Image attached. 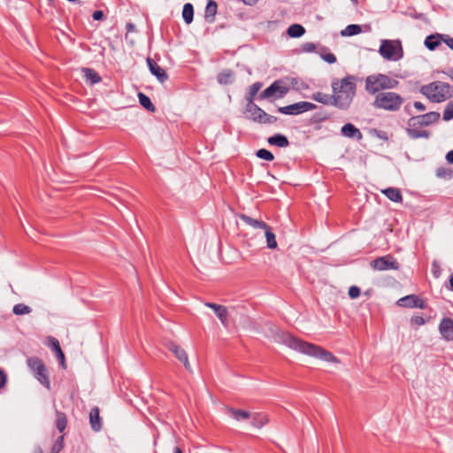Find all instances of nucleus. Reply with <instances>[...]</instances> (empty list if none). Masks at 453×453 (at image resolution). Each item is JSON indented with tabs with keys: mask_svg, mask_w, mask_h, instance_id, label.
Masks as SVG:
<instances>
[{
	"mask_svg": "<svg viewBox=\"0 0 453 453\" xmlns=\"http://www.w3.org/2000/svg\"><path fill=\"white\" fill-rule=\"evenodd\" d=\"M281 342L288 348L302 354L316 357L326 362L338 363L336 357L333 353L313 343L303 341L288 333H282Z\"/></svg>",
	"mask_w": 453,
	"mask_h": 453,
	"instance_id": "nucleus-1",
	"label": "nucleus"
},
{
	"mask_svg": "<svg viewBox=\"0 0 453 453\" xmlns=\"http://www.w3.org/2000/svg\"><path fill=\"white\" fill-rule=\"evenodd\" d=\"M333 105L340 110H348L356 95V77L347 75L332 82Z\"/></svg>",
	"mask_w": 453,
	"mask_h": 453,
	"instance_id": "nucleus-2",
	"label": "nucleus"
},
{
	"mask_svg": "<svg viewBox=\"0 0 453 453\" xmlns=\"http://www.w3.org/2000/svg\"><path fill=\"white\" fill-rule=\"evenodd\" d=\"M420 91L434 103L444 102L451 96L450 85L439 81L423 86Z\"/></svg>",
	"mask_w": 453,
	"mask_h": 453,
	"instance_id": "nucleus-3",
	"label": "nucleus"
},
{
	"mask_svg": "<svg viewBox=\"0 0 453 453\" xmlns=\"http://www.w3.org/2000/svg\"><path fill=\"white\" fill-rule=\"evenodd\" d=\"M398 81L382 73L369 75L365 79V90L371 94L380 93L381 90L395 88Z\"/></svg>",
	"mask_w": 453,
	"mask_h": 453,
	"instance_id": "nucleus-4",
	"label": "nucleus"
},
{
	"mask_svg": "<svg viewBox=\"0 0 453 453\" xmlns=\"http://www.w3.org/2000/svg\"><path fill=\"white\" fill-rule=\"evenodd\" d=\"M404 99L402 96L395 92H380L374 98L372 105L376 109H382L388 111H397Z\"/></svg>",
	"mask_w": 453,
	"mask_h": 453,
	"instance_id": "nucleus-5",
	"label": "nucleus"
},
{
	"mask_svg": "<svg viewBox=\"0 0 453 453\" xmlns=\"http://www.w3.org/2000/svg\"><path fill=\"white\" fill-rule=\"evenodd\" d=\"M379 53L388 61H398L403 57V50L399 40H381Z\"/></svg>",
	"mask_w": 453,
	"mask_h": 453,
	"instance_id": "nucleus-6",
	"label": "nucleus"
},
{
	"mask_svg": "<svg viewBox=\"0 0 453 453\" xmlns=\"http://www.w3.org/2000/svg\"><path fill=\"white\" fill-rule=\"evenodd\" d=\"M27 364L36 380H38L42 385L50 388V381L47 368L42 360L37 357H31L27 358Z\"/></svg>",
	"mask_w": 453,
	"mask_h": 453,
	"instance_id": "nucleus-7",
	"label": "nucleus"
},
{
	"mask_svg": "<svg viewBox=\"0 0 453 453\" xmlns=\"http://www.w3.org/2000/svg\"><path fill=\"white\" fill-rule=\"evenodd\" d=\"M246 112L249 114V119L259 124H273L277 121L276 117L269 115L253 102L247 104Z\"/></svg>",
	"mask_w": 453,
	"mask_h": 453,
	"instance_id": "nucleus-8",
	"label": "nucleus"
},
{
	"mask_svg": "<svg viewBox=\"0 0 453 453\" xmlns=\"http://www.w3.org/2000/svg\"><path fill=\"white\" fill-rule=\"evenodd\" d=\"M423 124L418 119L417 116L411 117L407 122L406 133L411 139H428L431 133L428 130L423 129Z\"/></svg>",
	"mask_w": 453,
	"mask_h": 453,
	"instance_id": "nucleus-9",
	"label": "nucleus"
},
{
	"mask_svg": "<svg viewBox=\"0 0 453 453\" xmlns=\"http://www.w3.org/2000/svg\"><path fill=\"white\" fill-rule=\"evenodd\" d=\"M288 92V88L284 84V81L277 80L273 81L268 88H266L260 95V99H279L282 98Z\"/></svg>",
	"mask_w": 453,
	"mask_h": 453,
	"instance_id": "nucleus-10",
	"label": "nucleus"
},
{
	"mask_svg": "<svg viewBox=\"0 0 453 453\" xmlns=\"http://www.w3.org/2000/svg\"><path fill=\"white\" fill-rule=\"evenodd\" d=\"M371 266L378 271L398 270L400 268L399 263L390 255L375 258L371 262Z\"/></svg>",
	"mask_w": 453,
	"mask_h": 453,
	"instance_id": "nucleus-11",
	"label": "nucleus"
},
{
	"mask_svg": "<svg viewBox=\"0 0 453 453\" xmlns=\"http://www.w3.org/2000/svg\"><path fill=\"white\" fill-rule=\"evenodd\" d=\"M167 349L176 357V358H178L183 364L184 367L188 371H189V372L192 371L191 365L189 364L188 357V355H187V352L185 351V349H183L181 347H180L179 345H177L174 342H169L167 344Z\"/></svg>",
	"mask_w": 453,
	"mask_h": 453,
	"instance_id": "nucleus-12",
	"label": "nucleus"
},
{
	"mask_svg": "<svg viewBox=\"0 0 453 453\" xmlns=\"http://www.w3.org/2000/svg\"><path fill=\"white\" fill-rule=\"evenodd\" d=\"M204 305L213 310L215 315L225 327L228 326V312L225 306L214 303H205Z\"/></svg>",
	"mask_w": 453,
	"mask_h": 453,
	"instance_id": "nucleus-13",
	"label": "nucleus"
},
{
	"mask_svg": "<svg viewBox=\"0 0 453 453\" xmlns=\"http://www.w3.org/2000/svg\"><path fill=\"white\" fill-rule=\"evenodd\" d=\"M398 305L407 308H420L423 309L425 307L424 301L418 298L415 295L406 296L404 297L400 298L397 301Z\"/></svg>",
	"mask_w": 453,
	"mask_h": 453,
	"instance_id": "nucleus-14",
	"label": "nucleus"
},
{
	"mask_svg": "<svg viewBox=\"0 0 453 453\" xmlns=\"http://www.w3.org/2000/svg\"><path fill=\"white\" fill-rule=\"evenodd\" d=\"M439 330L441 336L448 342L453 340V319L444 318L439 325Z\"/></svg>",
	"mask_w": 453,
	"mask_h": 453,
	"instance_id": "nucleus-15",
	"label": "nucleus"
},
{
	"mask_svg": "<svg viewBox=\"0 0 453 453\" xmlns=\"http://www.w3.org/2000/svg\"><path fill=\"white\" fill-rule=\"evenodd\" d=\"M147 64L150 73L153 75H155L160 82L163 83L168 80V75L166 72L161 66H159L153 59L148 58Z\"/></svg>",
	"mask_w": 453,
	"mask_h": 453,
	"instance_id": "nucleus-16",
	"label": "nucleus"
},
{
	"mask_svg": "<svg viewBox=\"0 0 453 453\" xmlns=\"http://www.w3.org/2000/svg\"><path fill=\"white\" fill-rule=\"evenodd\" d=\"M341 134L345 137L357 140H361L363 137L361 131L351 123H347L342 126L341 128Z\"/></svg>",
	"mask_w": 453,
	"mask_h": 453,
	"instance_id": "nucleus-17",
	"label": "nucleus"
},
{
	"mask_svg": "<svg viewBox=\"0 0 453 453\" xmlns=\"http://www.w3.org/2000/svg\"><path fill=\"white\" fill-rule=\"evenodd\" d=\"M446 38V35H430L425 39V45L429 50H434Z\"/></svg>",
	"mask_w": 453,
	"mask_h": 453,
	"instance_id": "nucleus-18",
	"label": "nucleus"
},
{
	"mask_svg": "<svg viewBox=\"0 0 453 453\" xmlns=\"http://www.w3.org/2000/svg\"><path fill=\"white\" fill-rule=\"evenodd\" d=\"M89 423L93 431L99 432L102 429V421L98 407H93L91 409L89 412Z\"/></svg>",
	"mask_w": 453,
	"mask_h": 453,
	"instance_id": "nucleus-19",
	"label": "nucleus"
},
{
	"mask_svg": "<svg viewBox=\"0 0 453 453\" xmlns=\"http://www.w3.org/2000/svg\"><path fill=\"white\" fill-rule=\"evenodd\" d=\"M278 111L286 115H297L303 112V101L289 104L287 106L280 107Z\"/></svg>",
	"mask_w": 453,
	"mask_h": 453,
	"instance_id": "nucleus-20",
	"label": "nucleus"
},
{
	"mask_svg": "<svg viewBox=\"0 0 453 453\" xmlns=\"http://www.w3.org/2000/svg\"><path fill=\"white\" fill-rule=\"evenodd\" d=\"M381 193L384 194L386 197L392 202L401 203L403 201V196L399 188H387L382 189Z\"/></svg>",
	"mask_w": 453,
	"mask_h": 453,
	"instance_id": "nucleus-21",
	"label": "nucleus"
},
{
	"mask_svg": "<svg viewBox=\"0 0 453 453\" xmlns=\"http://www.w3.org/2000/svg\"><path fill=\"white\" fill-rule=\"evenodd\" d=\"M424 127H427L436 123L440 119V113L437 111H430L426 114L417 116Z\"/></svg>",
	"mask_w": 453,
	"mask_h": 453,
	"instance_id": "nucleus-22",
	"label": "nucleus"
},
{
	"mask_svg": "<svg viewBox=\"0 0 453 453\" xmlns=\"http://www.w3.org/2000/svg\"><path fill=\"white\" fill-rule=\"evenodd\" d=\"M267 142L270 145L277 146L279 148H286L289 145L288 138L281 134H276L269 137Z\"/></svg>",
	"mask_w": 453,
	"mask_h": 453,
	"instance_id": "nucleus-23",
	"label": "nucleus"
},
{
	"mask_svg": "<svg viewBox=\"0 0 453 453\" xmlns=\"http://www.w3.org/2000/svg\"><path fill=\"white\" fill-rule=\"evenodd\" d=\"M239 218L245 224L250 226L253 228H259L264 230L268 226L265 222L259 219H255L246 214H240Z\"/></svg>",
	"mask_w": 453,
	"mask_h": 453,
	"instance_id": "nucleus-24",
	"label": "nucleus"
},
{
	"mask_svg": "<svg viewBox=\"0 0 453 453\" xmlns=\"http://www.w3.org/2000/svg\"><path fill=\"white\" fill-rule=\"evenodd\" d=\"M227 412L236 421L247 420L251 417L250 412L240 409L228 408Z\"/></svg>",
	"mask_w": 453,
	"mask_h": 453,
	"instance_id": "nucleus-25",
	"label": "nucleus"
},
{
	"mask_svg": "<svg viewBox=\"0 0 453 453\" xmlns=\"http://www.w3.org/2000/svg\"><path fill=\"white\" fill-rule=\"evenodd\" d=\"M252 418L251 425L256 428H262L265 425H266L269 422V418L266 414L256 412L254 414H251Z\"/></svg>",
	"mask_w": 453,
	"mask_h": 453,
	"instance_id": "nucleus-26",
	"label": "nucleus"
},
{
	"mask_svg": "<svg viewBox=\"0 0 453 453\" xmlns=\"http://www.w3.org/2000/svg\"><path fill=\"white\" fill-rule=\"evenodd\" d=\"M218 4L214 0H208L207 5L204 11L205 19L211 22L214 20V17L217 13Z\"/></svg>",
	"mask_w": 453,
	"mask_h": 453,
	"instance_id": "nucleus-27",
	"label": "nucleus"
},
{
	"mask_svg": "<svg viewBox=\"0 0 453 453\" xmlns=\"http://www.w3.org/2000/svg\"><path fill=\"white\" fill-rule=\"evenodd\" d=\"M311 99L316 101V102H318V103L326 104V105H328V104L333 105V96L332 95H328V94H325L323 92H315V93H313L311 95Z\"/></svg>",
	"mask_w": 453,
	"mask_h": 453,
	"instance_id": "nucleus-28",
	"label": "nucleus"
},
{
	"mask_svg": "<svg viewBox=\"0 0 453 453\" xmlns=\"http://www.w3.org/2000/svg\"><path fill=\"white\" fill-rule=\"evenodd\" d=\"M138 98H139L140 104L144 109H146L147 111H149L150 112H155L156 108H155L154 104H152L150 98L148 96H146L145 94L140 92L138 94Z\"/></svg>",
	"mask_w": 453,
	"mask_h": 453,
	"instance_id": "nucleus-29",
	"label": "nucleus"
},
{
	"mask_svg": "<svg viewBox=\"0 0 453 453\" xmlns=\"http://www.w3.org/2000/svg\"><path fill=\"white\" fill-rule=\"evenodd\" d=\"M287 33L290 37L297 38L304 35L305 29L302 25L293 24L288 27Z\"/></svg>",
	"mask_w": 453,
	"mask_h": 453,
	"instance_id": "nucleus-30",
	"label": "nucleus"
},
{
	"mask_svg": "<svg viewBox=\"0 0 453 453\" xmlns=\"http://www.w3.org/2000/svg\"><path fill=\"white\" fill-rule=\"evenodd\" d=\"M265 235L266 238L267 247L271 250L277 248V242L274 233H273L272 228L267 226L265 229Z\"/></svg>",
	"mask_w": 453,
	"mask_h": 453,
	"instance_id": "nucleus-31",
	"label": "nucleus"
},
{
	"mask_svg": "<svg viewBox=\"0 0 453 453\" xmlns=\"http://www.w3.org/2000/svg\"><path fill=\"white\" fill-rule=\"evenodd\" d=\"M182 17L187 24H190L193 21L194 7L191 4L187 3L184 4L182 9Z\"/></svg>",
	"mask_w": 453,
	"mask_h": 453,
	"instance_id": "nucleus-32",
	"label": "nucleus"
},
{
	"mask_svg": "<svg viewBox=\"0 0 453 453\" xmlns=\"http://www.w3.org/2000/svg\"><path fill=\"white\" fill-rule=\"evenodd\" d=\"M67 426V418L65 413L61 411H57L56 413V427L60 432L63 433Z\"/></svg>",
	"mask_w": 453,
	"mask_h": 453,
	"instance_id": "nucleus-33",
	"label": "nucleus"
},
{
	"mask_svg": "<svg viewBox=\"0 0 453 453\" xmlns=\"http://www.w3.org/2000/svg\"><path fill=\"white\" fill-rule=\"evenodd\" d=\"M362 32V28H361V26L359 25H357V24H350V25H348L342 32H341V35L342 36H352V35H358L359 33Z\"/></svg>",
	"mask_w": 453,
	"mask_h": 453,
	"instance_id": "nucleus-34",
	"label": "nucleus"
},
{
	"mask_svg": "<svg viewBox=\"0 0 453 453\" xmlns=\"http://www.w3.org/2000/svg\"><path fill=\"white\" fill-rule=\"evenodd\" d=\"M217 79H218L219 83H220V84L231 83L232 80H233V72L230 70L224 71V72L219 73Z\"/></svg>",
	"mask_w": 453,
	"mask_h": 453,
	"instance_id": "nucleus-35",
	"label": "nucleus"
},
{
	"mask_svg": "<svg viewBox=\"0 0 453 453\" xmlns=\"http://www.w3.org/2000/svg\"><path fill=\"white\" fill-rule=\"evenodd\" d=\"M87 80L90 81L92 84L98 83L101 81V77L92 69L85 68L83 70Z\"/></svg>",
	"mask_w": 453,
	"mask_h": 453,
	"instance_id": "nucleus-36",
	"label": "nucleus"
},
{
	"mask_svg": "<svg viewBox=\"0 0 453 453\" xmlns=\"http://www.w3.org/2000/svg\"><path fill=\"white\" fill-rule=\"evenodd\" d=\"M12 311L15 315H25L29 314L32 309L24 303H17L14 305Z\"/></svg>",
	"mask_w": 453,
	"mask_h": 453,
	"instance_id": "nucleus-37",
	"label": "nucleus"
},
{
	"mask_svg": "<svg viewBox=\"0 0 453 453\" xmlns=\"http://www.w3.org/2000/svg\"><path fill=\"white\" fill-rule=\"evenodd\" d=\"M262 88L261 82L253 83L249 88V96H247L248 103L253 102L254 96L257 94V92Z\"/></svg>",
	"mask_w": 453,
	"mask_h": 453,
	"instance_id": "nucleus-38",
	"label": "nucleus"
},
{
	"mask_svg": "<svg viewBox=\"0 0 453 453\" xmlns=\"http://www.w3.org/2000/svg\"><path fill=\"white\" fill-rule=\"evenodd\" d=\"M256 156L266 161H273L274 159L273 154L266 149H260L256 152Z\"/></svg>",
	"mask_w": 453,
	"mask_h": 453,
	"instance_id": "nucleus-39",
	"label": "nucleus"
},
{
	"mask_svg": "<svg viewBox=\"0 0 453 453\" xmlns=\"http://www.w3.org/2000/svg\"><path fill=\"white\" fill-rule=\"evenodd\" d=\"M64 448V435H60L51 447L50 453H59Z\"/></svg>",
	"mask_w": 453,
	"mask_h": 453,
	"instance_id": "nucleus-40",
	"label": "nucleus"
},
{
	"mask_svg": "<svg viewBox=\"0 0 453 453\" xmlns=\"http://www.w3.org/2000/svg\"><path fill=\"white\" fill-rule=\"evenodd\" d=\"M453 119V103H449L443 111V119L445 121L451 120Z\"/></svg>",
	"mask_w": 453,
	"mask_h": 453,
	"instance_id": "nucleus-41",
	"label": "nucleus"
},
{
	"mask_svg": "<svg viewBox=\"0 0 453 453\" xmlns=\"http://www.w3.org/2000/svg\"><path fill=\"white\" fill-rule=\"evenodd\" d=\"M432 273L434 278H439L441 274V269L438 262L434 261L432 263Z\"/></svg>",
	"mask_w": 453,
	"mask_h": 453,
	"instance_id": "nucleus-42",
	"label": "nucleus"
},
{
	"mask_svg": "<svg viewBox=\"0 0 453 453\" xmlns=\"http://www.w3.org/2000/svg\"><path fill=\"white\" fill-rule=\"evenodd\" d=\"M349 296L352 299L357 298L360 296V288L357 286H351L349 288Z\"/></svg>",
	"mask_w": 453,
	"mask_h": 453,
	"instance_id": "nucleus-43",
	"label": "nucleus"
},
{
	"mask_svg": "<svg viewBox=\"0 0 453 453\" xmlns=\"http://www.w3.org/2000/svg\"><path fill=\"white\" fill-rule=\"evenodd\" d=\"M321 58L322 59L328 63V64H334L336 62V57L333 54V53H326V54H321Z\"/></svg>",
	"mask_w": 453,
	"mask_h": 453,
	"instance_id": "nucleus-44",
	"label": "nucleus"
},
{
	"mask_svg": "<svg viewBox=\"0 0 453 453\" xmlns=\"http://www.w3.org/2000/svg\"><path fill=\"white\" fill-rule=\"evenodd\" d=\"M49 347L53 350V351H57V349L58 348H60V344H59V342L54 338V337H49Z\"/></svg>",
	"mask_w": 453,
	"mask_h": 453,
	"instance_id": "nucleus-45",
	"label": "nucleus"
},
{
	"mask_svg": "<svg viewBox=\"0 0 453 453\" xmlns=\"http://www.w3.org/2000/svg\"><path fill=\"white\" fill-rule=\"evenodd\" d=\"M436 175L440 178H447L450 177V172L446 168H438L436 171Z\"/></svg>",
	"mask_w": 453,
	"mask_h": 453,
	"instance_id": "nucleus-46",
	"label": "nucleus"
},
{
	"mask_svg": "<svg viewBox=\"0 0 453 453\" xmlns=\"http://www.w3.org/2000/svg\"><path fill=\"white\" fill-rule=\"evenodd\" d=\"M303 112H306V111H312V110L316 109L317 105L312 103H310V102L303 101Z\"/></svg>",
	"mask_w": 453,
	"mask_h": 453,
	"instance_id": "nucleus-47",
	"label": "nucleus"
},
{
	"mask_svg": "<svg viewBox=\"0 0 453 453\" xmlns=\"http://www.w3.org/2000/svg\"><path fill=\"white\" fill-rule=\"evenodd\" d=\"M316 49V45L313 42H306L303 45V50L306 52H312Z\"/></svg>",
	"mask_w": 453,
	"mask_h": 453,
	"instance_id": "nucleus-48",
	"label": "nucleus"
},
{
	"mask_svg": "<svg viewBox=\"0 0 453 453\" xmlns=\"http://www.w3.org/2000/svg\"><path fill=\"white\" fill-rule=\"evenodd\" d=\"M7 381V376L5 372L0 369V389L3 388Z\"/></svg>",
	"mask_w": 453,
	"mask_h": 453,
	"instance_id": "nucleus-49",
	"label": "nucleus"
},
{
	"mask_svg": "<svg viewBox=\"0 0 453 453\" xmlns=\"http://www.w3.org/2000/svg\"><path fill=\"white\" fill-rule=\"evenodd\" d=\"M92 17L95 20H101L104 18V12L102 11H95Z\"/></svg>",
	"mask_w": 453,
	"mask_h": 453,
	"instance_id": "nucleus-50",
	"label": "nucleus"
},
{
	"mask_svg": "<svg viewBox=\"0 0 453 453\" xmlns=\"http://www.w3.org/2000/svg\"><path fill=\"white\" fill-rule=\"evenodd\" d=\"M444 43L453 50V38L449 35H446V38L444 39Z\"/></svg>",
	"mask_w": 453,
	"mask_h": 453,
	"instance_id": "nucleus-51",
	"label": "nucleus"
},
{
	"mask_svg": "<svg viewBox=\"0 0 453 453\" xmlns=\"http://www.w3.org/2000/svg\"><path fill=\"white\" fill-rule=\"evenodd\" d=\"M413 105L418 111H423L426 110L425 104L421 102L416 101L414 102Z\"/></svg>",
	"mask_w": 453,
	"mask_h": 453,
	"instance_id": "nucleus-52",
	"label": "nucleus"
},
{
	"mask_svg": "<svg viewBox=\"0 0 453 453\" xmlns=\"http://www.w3.org/2000/svg\"><path fill=\"white\" fill-rule=\"evenodd\" d=\"M446 159L448 160V162L453 164V150H450L447 153Z\"/></svg>",
	"mask_w": 453,
	"mask_h": 453,
	"instance_id": "nucleus-53",
	"label": "nucleus"
},
{
	"mask_svg": "<svg viewBox=\"0 0 453 453\" xmlns=\"http://www.w3.org/2000/svg\"><path fill=\"white\" fill-rule=\"evenodd\" d=\"M413 320L417 325H423L425 323V320L422 317H415Z\"/></svg>",
	"mask_w": 453,
	"mask_h": 453,
	"instance_id": "nucleus-54",
	"label": "nucleus"
},
{
	"mask_svg": "<svg viewBox=\"0 0 453 453\" xmlns=\"http://www.w3.org/2000/svg\"><path fill=\"white\" fill-rule=\"evenodd\" d=\"M241 1L248 5H253L257 2V0H241Z\"/></svg>",
	"mask_w": 453,
	"mask_h": 453,
	"instance_id": "nucleus-55",
	"label": "nucleus"
},
{
	"mask_svg": "<svg viewBox=\"0 0 453 453\" xmlns=\"http://www.w3.org/2000/svg\"><path fill=\"white\" fill-rule=\"evenodd\" d=\"M56 357L61 362V364L64 365V363H65V355H64V353L62 352L59 355H57Z\"/></svg>",
	"mask_w": 453,
	"mask_h": 453,
	"instance_id": "nucleus-56",
	"label": "nucleus"
},
{
	"mask_svg": "<svg viewBox=\"0 0 453 453\" xmlns=\"http://www.w3.org/2000/svg\"><path fill=\"white\" fill-rule=\"evenodd\" d=\"M173 453H183L181 449L178 446H176L174 449H173Z\"/></svg>",
	"mask_w": 453,
	"mask_h": 453,
	"instance_id": "nucleus-57",
	"label": "nucleus"
},
{
	"mask_svg": "<svg viewBox=\"0 0 453 453\" xmlns=\"http://www.w3.org/2000/svg\"><path fill=\"white\" fill-rule=\"evenodd\" d=\"M450 289L453 291V274L449 278Z\"/></svg>",
	"mask_w": 453,
	"mask_h": 453,
	"instance_id": "nucleus-58",
	"label": "nucleus"
},
{
	"mask_svg": "<svg viewBox=\"0 0 453 453\" xmlns=\"http://www.w3.org/2000/svg\"><path fill=\"white\" fill-rule=\"evenodd\" d=\"M34 453H43V451L40 447H38L37 449H35Z\"/></svg>",
	"mask_w": 453,
	"mask_h": 453,
	"instance_id": "nucleus-59",
	"label": "nucleus"
},
{
	"mask_svg": "<svg viewBox=\"0 0 453 453\" xmlns=\"http://www.w3.org/2000/svg\"><path fill=\"white\" fill-rule=\"evenodd\" d=\"M54 352H55V354H56V356H57V355H59L60 353H62L63 351H62L61 347H60V348H58V349H57V351H54Z\"/></svg>",
	"mask_w": 453,
	"mask_h": 453,
	"instance_id": "nucleus-60",
	"label": "nucleus"
},
{
	"mask_svg": "<svg viewBox=\"0 0 453 453\" xmlns=\"http://www.w3.org/2000/svg\"><path fill=\"white\" fill-rule=\"evenodd\" d=\"M127 27H129V29H132L134 27V25L128 24Z\"/></svg>",
	"mask_w": 453,
	"mask_h": 453,
	"instance_id": "nucleus-61",
	"label": "nucleus"
},
{
	"mask_svg": "<svg viewBox=\"0 0 453 453\" xmlns=\"http://www.w3.org/2000/svg\"><path fill=\"white\" fill-rule=\"evenodd\" d=\"M450 78L452 79L453 81V71L450 72V74H449Z\"/></svg>",
	"mask_w": 453,
	"mask_h": 453,
	"instance_id": "nucleus-62",
	"label": "nucleus"
}]
</instances>
